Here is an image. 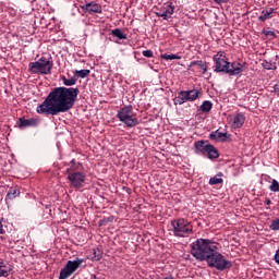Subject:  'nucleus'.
I'll list each match as a JSON object with an SVG mask.
<instances>
[{
  "mask_svg": "<svg viewBox=\"0 0 279 279\" xmlns=\"http://www.w3.org/2000/svg\"><path fill=\"white\" fill-rule=\"evenodd\" d=\"M217 250V244L208 239H198L192 244L191 254L196 260H207V258Z\"/></svg>",
  "mask_w": 279,
  "mask_h": 279,
  "instance_id": "2",
  "label": "nucleus"
},
{
  "mask_svg": "<svg viewBox=\"0 0 279 279\" xmlns=\"http://www.w3.org/2000/svg\"><path fill=\"white\" fill-rule=\"evenodd\" d=\"M170 226L173 236L178 239H189V236L193 234V225L184 218L172 220Z\"/></svg>",
  "mask_w": 279,
  "mask_h": 279,
  "instance_id": "3",
  "label": "nucleus"
},
{
  "mask_svg": "<svg viewBox=\"0 0 279 279\" xmlns=\"http://www.w3.org/2000/svg\"><path fill=\"white\" fill-rule=\"evenodd\" d=\"M84 263V259H75V260H68L64 268L60 270L59 279H68L80 269L81 265Z\"/></svg>",
  "mask_w": 279,
  "mask_h": 279,
  "instance_id": "10",
  "label": "nucleus"
},
{
  "mask_svg": "<svg viewBox=\"0 0 279 279\" xmlns=\"http://www.w3.org/2000/svg\"><path fill=\"white\" fill-rule=\"evenodd\" d=\"M174 10H175V7H173V4L169 2L166 7V10H163V12H167L168 15L172 16Z\"/></svg>",
  "mask_w": 279,
  "mask_h": 279,
  "instance_id": "29",
  "label": "nucleus"
},
{
  "mask_svg": "<svg viewBox=\"0 0 279 279\" xmlns=\"http://www.w3.org/2000/svg\"><path fill=\"white\" fill-rule=\"evenodd\" d=\"M226 136H228V133L219 132V130L209 134V138L211 141H215L216 138H223Z\"/></svg>",
  "mask_w": 279,
  "mask_h": 279,
  "instance_id": "24",
  "label": "nucleus"
},
{
  "mask_svg": "<svg viewBox=\"0 0 279 279\" xmlns=\"http://www.w3.org/2000/svg\"><path fill=\"white\" fill-rule=\"evenodd\" d=\"M90 279H99L96 275H92Z\"/></svg>",
  "mask_w": 279,
  "mask_h": 279,
  "instance_id": "39",
  "label": "nucleus"
},
{
  "mask_svg": "<svg viewBox=\"0 0 279 279\" xmlns=\"http://www.w3.org/2000/svg\"><path fill=\"white\" fill-rule=\"evenodd\" d=\"M203 68L204 73L208 71V66L202 62V60L198 61H192L189 65V71H199V69Z\"/></svg>",
  "mask_w": 279,
  "mask_h": 279,
  "instance_id": "17",
  "label": "nucleus"
},
{
  "mask_svg": "<svg viewBox=\"0 0 279 279\" xmlns=\"http://www.w3.org/2000/svg\"><path fill=\"white\" fill-rule=\"evenodd\" d=\"M231 126L236 130L239 128H243V124L245 123V113L239 112L233 116H231Z\"/></svg>",
  "mask_w": 279,
  "mask_h": 279,
  "instance_id": "14",
  "label": "nucleus"
},
{
  "mask_svg": "<svg viewBox=\"0 0 279 279\" xmlns=\"http://www.w3.org/2000/svg\"><path fill=\"white\" fill-rule=\"evenodd\" d=\"M117 117L121 123L126 125V128H136V125L141 123L136 112H134V107H132V105L120 108Z\"/></svg>",
  "mask_w": 279,
  "mask_h": 279,
  "instance_id": "4",
  "label": "nucleus"
},
{
  "mask_svg": "<svg viewBox=\"0 0 279 279\" xmlns=\"http://www.w3.org/2000/svg\"><path fill=\"white\" fill-rule=\"evenodd\" d=\"M274 258H275V263H277V265H279V248L276 251Z\"/></svg>",
  "mask_w": 279,
  "mask_h": 279,
  "instance_id": "34",
  "label": "nucleus"
},
{
  "mask_svg": "<svg viewBox=\"0 0 279 279\" xmlns=\"http://www.w3.org/2000/svg\"><path fill=\"white\" fill-rule=\"evenodd\" d=\"M81 10H84L87 14H101L102 12L101 4L96 2L85 3L81 5Z\"/></svg>",
  "mask_w": 279,
  "mask_h": 279,
  "instance_id": "12",
  "label": "nucleus"
},
{
  "mask_svg": "<svg viewBox=\"0 0 279 279\" xmlns=\"http://www.w3.org/2000/svg\"><path fill=\"white\" fill-rule=\"evenodd\" d=\"M0 234H5V229H3V225L0 222Z\"/></svg>",
  "mask_w": 279,
  "mask_h": 279,
  "instance_id": "37",
  "label": "nucleus"
},
{
  "mask_svg": "<svg viewBox=\"0 0 279 279\" xmlns=\"http://www.w3.org/2000/svg\"><path fill=\"white\" fill-rule=\"evenodd\" d=\"M194 149H195V154H197L198 156H206L209 158V160H215L217 158H219V150H217V148L208 143V141H196L194 143Z\"/></svg>",
  "mask_w": 279,
  "mask_h": 279,
  "instance_id": "6",
  "label": "nucleus"
},
{
  "mask_svg": "<svg viewBox=\"0 0 279 279\" xmlns=\"http://www.w3.org/2000/svg\"><path fill=\"white\" fill-rule=\"evenodd\" d=\"M71 165H72V166L75 165V159H72V160H71Z\"/></svg>",
  "mask_w": 279,
  "mask_h": 279,
  "instance_id": "40",
  "label": "nucleus"
},
{
  "mask_svg": "<svg viewBox=\"0 0 279 279\" xmlns=\"http://www.w3.org/2000/svg\"><path fill=\"white\" fill-rule=\"evenodd\" d=\"M178 95L179 96L173 99L174 106H182L186 104V101H196V99H199L201 93L197 89H190L180 90Z\"/></svg>",
  "mask_w": 279,
  "mask_h": 279,
  "instance_id": "9",
  "label": "nucleus"
},
{
  "mask_svg": "<svg viewBox=\"0 0 279 279\" xmlns=\"http://www.w3.org/2000/svg\"><path fill=\"white\" fill-rule=\"evenodd\" d=\"M262 66L263 69H266V71H276V69H278L276 62L271 60H264Z\"/></svg>",
  "mask_w": 279,
  "mask_h": 279,
  "instance_id": "20",
  "label": "nucleus"
},
{
  "mask_svg": "<svg viewBox=\"0 0 279 279\" xmlns=\"http://www.w3.org/2000/svg\"><path fill=\"white\" fill-rule=\"evenodd\" d=\"M213 59L216 64V73H227L230 62H228V58H226V52L219 51Z\"/></svg>",
  "mask_w": 279,
  "mask_h": 279,
  "instance_id": "11",
  "label": "nucleus"
},
{
  "mask_svg": "<svg viewBox=\"0 0 279 279\" xmlns=\"http://www.w3.org/2000/svg\"><path fill=\"white\" fill-rule=\"evenodd\" d=\"M94 255H95V258L96 260H101V255H97V251H94Z\"/></svg>",
  "mask_w": 279,
  "mask_h": 279,
  "instance_id": "36",
  "label": "nucleus"
},
{
  "mask_svg": "<svg viewBox=\"0 0 279 279\" xmlns=\"http://www.w3.org/2000/svg\"><path fill=\"white\" fill-rule=\"evenodd\" d=\"M226 73L228 75H241L243 73V64L239 61L229 62Z\"/></svg>",
  "mask_w": 279,
  "mask_h": 279,
  "instance_id": "13",
  "label": "nucleus"
},
{
  "mask_svg": "<svg viewBox=\"0 0 279 279\" xmlns=\"http://www.w3.org/2000/svg\"><path fill=\"white\" fill-rule=\"evenodd\" d=\"M206 263L209 267H214L218 271H226V269H230V267H232V262L226 259V257L221 253L217 252V250L211 252L206 259Z\"/></svg>",
  "mask_w": 279,
  "mask_h": 279,
  "instance_id": "7",
  "label": "nucleus"
},
{
  "mask_svg": "<svg viewBox=\"0 0 279 279\" xmlns=\"http://www.w3.org/2000/svg\"><path fill=\"white\" fill-rule=\"evenodd\" d=\"M218 5H221V3H228L230 0H214Z\"/></svg>",
  "mask_w": 279,
  "mask_h": 279,
  "instance_id": "35",
  "label": "nucleus"
},
{
  "mask_svg": "<svg viewBox=\"0 0 279 279\" xmlns=\"http://www.w3.org/2000/svg\"><path fill=\"white\" fill-rule=\"evenodd\" d=\"M19 195H20L19 190H14L13 192L12 191L8 192L7 197H9V199H14L19 197Z\"/></svg>",
  "mask_w": 279,
  "mask_h": 279,
  "instance_id": "30",
  "label": "nucleus"
},
{
  "mask_svg": "<svg viewBox=\"0 0 279 279\" xmlns=\"http://www.w3.org/2000/svg\"><path fill=\"white\" fill-rule=\"evenodd\" d=\"M80 95L77 87H56L46 99L37 106L36 112L38 114H60V112H69L75 106Z\"/></svg>",
  "mask_w": 279,
  "mask_h": 279,
  "instance_id": "1",
  "label": "nucleus"
},
{
  "mask_svg": "<svg viewBox=\"0 0 279 279\" xmlns=\"http://www.w3.org/2000/svg\"><path fill=\"white\" fill-rule=\"evenodd\" d=\"M265 36H268V38H276V33L274 31H265Z\"/></svg>",
  "mask_w": 279,
  "mask_h": 279,
  "instance_id": "33",
  "label": "nucleus"
},
{
  "mask_svg": "<svg viewBox=\"0 0 279 279\" xmlns=\"http://www.w3.org/2000/svg\"><path fill=\"white\" fill-rule=\"evenodd\" d=\"M264 204H266V206H271V199L270 198H266Z\"/></svg>",
  "mask_w": 279,
  "mask_h": 279,
  "instance_id": "38",
  "label": "nucleus"
},
{
  "mask_svg": "<svg viewBox=\"0 0 279 279\" xmlns=\"http://www.w3.org/2000/svg\"><path fill=\"white\" fill-rule=\"evenodd\" d=\"M51 69H53V61L45 57L28 63V71L33 75H49L51 74Z\"/></svg>",
  "mask_w": 279,
  "mask_h": 279,
  "instance_id": "5",
  "label": "nucleus"
},
{
  "mask_svg": "<svg viewBox=\"0 0 279 279\" xmlns=\"http://www.w3.org/2000/svg\"><path fill=\"white\" fill-rule=\"evenodd\" d=\"M62 82L64 86H75V84H77V78L75 77L66 78V76H63Z\"/></svg>",
  "mask_w": 279,
  "mask_h": 279,
  "instance_id": "26",
  "label": "nucleus"
},
{
  "mask_svg": "<svg viewBox=\"0 0 279 279\" xmlns=\"http://www.w3.org/2000/svg\"><path fill=\"white\" fill-rule=\"evenodd\" d=\"M210 110H213V102L210 100L203 101L201 105V111L207 114V112H210Z\"/></svg>",
  "mask_w": 279,
  "mask_h": 279,
  "instance_id": "22",
  "label": "nucleus"
},
{
  "mask_svg": "<svg viewBox=\"0 0 279 279\" xmlns=\"http://www.w3.org/2000/svg\"><path fill=\"white\" fill-rule=\"evenodd\" d=\"M12 268L0 260V278H8Z\"/></svg>",
  "mask_w": 279,
  "mask_h": 279,
  "instance_id": "18",
  "label": "nucleus"
},
{
  "mask_svg": "<svg viewBox=\"0 0 279 279\" xmlns=\"http://www.w3.org/2000/svg\"><path fill=\"white\" fill-rule=\"evenodd\" d=\"M142 53L144 58H154V52L151 50H144Z\"/></svg>",
  "mask_w": 279,
  "mask_h": 279,
  "instance_id": "32",
  "label": "nucleus"
},
{
  "mask_svg": "<svg viewBox=\"0 0 279 279\" xmlns=\"http://www.w3.org/2000/svg\"><path fill=\"white\" fill-rule=\"evenodd\" d=\"M74 75H76V77H81V80H84L90 75V70H75Z\"/></svg>",
  "mask_w": 279,
  "mask_h": 279,
  "instance_id": "23",
  "label": "nucleus"
},
{
  "mask_svg": "<svg viewBox=\"0 0 279 279\" xmlns=\"http://www.w3.org/2000/svg\"><path fill=\"white\" fill-rule=\"evenodd\" d=\"M70 171H72L68 174L70 186L72 189H75L76 191H80V189H84V184H86V173L74 171L73 166L70 167Z\"/></svg>",
  "mask_w": 279,
  "mask_h": 279,
  "instance_id": "8",
  "label": "nucleus"
},
{
  "mask_svg": "<svg viewBox=\"0 0 279 279\" xmlns=\"http://www.w3.org/2000/svg\"><path fill=\"white\" fill-rule=\"evenodd\" d=\"M38 125V120L32 118V119H25V118H20L19 119V128L21 130H24V128H34Z\"/></svg>",
  "mask_w": 279,
  "mask_h": 279,
  "instance_id": "16",
  "label": "nucleus"
},
{
  "mask_svg": "<svg viewBox=\"0 0 279 279\" xmlns=\"http://www.w3.org/2000/svg\"><path fill=\"white\" fill-rule=\"evenodd\" d=\"M158 16H161V19H163L165 21L171 19V15H169V13L166 12V11H160V12L158 13Z\"/></svg>",
  "mask_w": 279,
  "mask_h": 279,
  "instance_id": "31",
  "label": "nucleus"
},
{
  "mask_svg": "<svg viewBox=\"0 0 279 279\" xmlns=\"http://www.w3.org/2000/svg\"><path fill=\"white\" fill-rule=\"evenodd\" d=\"M223 173L218 172L215 177L209 179L210 186H215L216 184H223Z\"/></svg>",
  "mask_w": 279,
  "mask_h": 279,
  "instance_id": "19",
  "label": "nucleus"
},
{
  "mask_svg": "<svg viewBox=\"0 0 279 279\" xmlns=\"http://www.w3.org/2000/svg\"><path fill=\"white\" fill-rule=\"evenodd\" d=\"M112 36H116V38H119V40H125L128 39V35L121 31V28H114L111 31Z\"/></svg>",
  "mask_w": 279,
  "mask_h": 279,
  "instance_id": "21",
  "label": "nucleus"
},
{
  "mask_svg": "<svg viewBox=\"0 0 279 279\" xmlns=\"http://www.w3.org/2000/svg\"><path fill=\"white\" fill-rule=\"evenodd\" d=\"M269 191L272 193H279V182L278 180L274 179L271 184L269 185Z\"/></svg>",
  "mask_w": 279,
  "mask_h": 279,
  "instance_id": "27",
  "label": "nucleus"
},
{
  "mask_svg": "<svg viewBox=\"0 0 279 279\" xmlns=\"http://www.w3.org/2000/svg\"><path fill=\"white\" fill-rule=\"evenodd\" d=\"M274 14H276V9L266 8L262 11V14L258 16V21H260V23H265V21H269V19H274Z\"/></svg>",
  "mask_w": 279,
  "mask_h": 279,
  "instance_id": "15",
  "label": "nucleus"
},
{
  "mask_svg": "<svg viewBox=\"0 0 279 279\" xmlns=\"http://www.w3.org/2000/svg\"><path fill=\"white\" fill-rule=\"evenodd\" d=\"M269 228L274 232H278V230H279V218H276V219L271 220Z\"/></svg>",
  "mask_w": 279,
  "mask_h": 279,
  "instance_id": "28",
  "label": "nucleus"
},
{
  "mask_svg": "<svg viewBox=\"0 0 279 279\" xmlns=\"http://www.w3.org/2000/svg\"><path fill=\"white\" fill-rule=\"evenodd\" d=\"M161 60H182V57L180 54H167L163 53L160 56Z\"/></svg>",
  "mask_w": 279,
  "mask_h": 279,
  "instance_id": "25",
  "label": "nucleus"
}]
</instances>
